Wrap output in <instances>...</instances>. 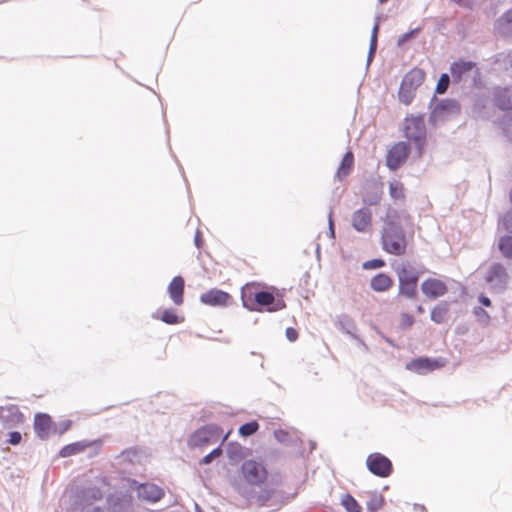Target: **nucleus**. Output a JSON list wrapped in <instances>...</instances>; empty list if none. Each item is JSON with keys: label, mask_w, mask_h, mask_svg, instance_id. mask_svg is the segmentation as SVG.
<instances>
[{"label": "nucleus", "mask_w": 512, "mask_h": 512, "mask_svg": "<svg viewBox=\"0 0 512 512\" xmlns=\"http://www.w3.org/2000/svg\"><path fill=\"white\" fill-rule=\"evenodd\" d=\"M261 284L252 282L247 283L241 291L243 306L250 311L261 312L264 309L267 312H277L286 307L284 300L276 294L277 289L270 287L268 290H262Z\"/></svg>", "instance_id": "nucleus-1"}, {"label": "nucleus", "mask_w": 512, "mask_h": 512, "mask_svg": "<svg viewBox=\"0 0 512 512\" xmlns=\"http://www.w3.org/2000/svg\"><path fill=\"white\" fill-rule=\"evenodd\" d=\"M398 213L389 209L384 217V226L381 232L382 249L388 254L402 256L407 251V239L402 228L398 225Z\"/></svg>", "instance_id": "nucleus-2"}, {"label": "nucleus", "mask_w": 512, "mask_h": 512, "mask_svg": "<svg viewBox=\"0 0 512 512\" xmlns=\"http://www.w3.org/2000/svg\"><path fill=\"white\" fill-rule=\"evenodd\" d=\"M404 136L415 144L419 153L426 143V126L424 116H407L404 120Z\"/></svg>", "instance_id": "nucleus-3"}, {"label": "nucleus", "mask_w": 512, "mask_h": 512, "mask_svg": "<svg viewBox=\"0 0 512 512\" xmlns=\"http://www.w3.org/2000/svg\"><path fill=\"white\" fill-rule=\"evenodd\" d=\"M396 274L399 281V293L407 298H415L419 279L417 272L406 263L397 267Z\"/></svg>", "instance_id": "nucleus-4"}, {"label": "nucleus", "mask_w": 512, "mask_h": 512, "mask_svg": "<svg viewBox=\"0 0 512 512\" xmlns=\"http://www.w3.org/2000/svg\"><path fill=\"white\" fill-rule=\"evenodd\" d=\"M241 472L245 481L250 485H261L266 482L268 477L264 465L255 460L245 461L241 466Z\"/></svg>", "instance_id": "nucleus-5"}, {"label": "nucleus", "mask_w": 512, "mask_h": 512, "mask_svg": "<svg viewBox=\"0 0 512 512\" xmlns=\"http://www.w3.org/2000/svg\"><path fill=\"white\" fill-rule=\"evenodd\" d=\"M222 434L220 426L210 424L196 430L191 437V445L194 447H202L210 443L216 442Z\"/></svg>", "instance_id": "nucleus-6"}, {"label": "nucleus", "mask_w": 512, "mask_h": 512, "mask_svg": "<svg viewBox=\"0 0 512 512\" xmlns=\"http://www.w3.org/2000/svg\"><path fill=\"white\" fill-rule=\"evenodd\" d=\"M368 470L381 478H386L392 473V462L381 453H372L366 459Z\"/></svg>", "instance_id": "nucleus-7"}, {"label": "nucleus", "mask_w": 512, "mask_h": 512, "mask_svg": "<svg viewBox=\"0 0 512 512\" xmlns=\"http://www.w3.org/2000/svg\"><path fill=\"white\" fill-rule=\"evenodd\" d=\"M351 226L359 233H369L373 226V213L368 207H361L351 215Z\"/></svg>", "instance_id": "nucleus-8"}, {"label": "nucleus", "mask_w": 512, "mask_h": 512, "mask_svg": "<svg viewBox=\"0 0 512 512\" xmlns=\"http://www.w3.org/2000/svg\"><path fill=\"white\" fill-rule=\"evenodd\" d=\"M410 147L405 142H398L388 151L386 165L390 170H397L408 158Z\"/></svg>", "instance_id": "nucleus-9"}, {"label": "nucleus", "mask_w": 512, "mask_h": 512, "mask_svg": "<svg viewBox=\"0 0 512 512\" xmlns=\"http://www.w3.org/2000/svg\"><path fill=\"white\" fill-rule=\"evenodd\" d=\"M232 297L229 293L220 289H210L200 296V301L208 306L225 307L230 304Z\"/></svg>", "instance_id": "nucleus-10"}, {"label": "nucleus", "mask_w": 512, "mask_h": 512, "mask_svg": "<svg viewBox=\"0 0 512 512\" xmlns=\"http://www.w3.org/2000/svg\"><path fill=\"white\" fill-rule=\"evenodd\" d=\"M423 294L429 299H437L448 291L444 281L437 278H427L421 284Z\"/></svg>", "instance_id": "nucleus-11"}, {"label": "nucleus", "mask_w": 512, "mask_h": 512, "mask_svg": "<svg viewBox=\"0 0 512 512\" xmlns=\"http://www.w3.org/2000/svg\"><path fill=\"white\" fill-rule=\"evenodd\" d=\"M442 366L443 363L438 360L430 359L427 357H421L409 362L406 368L418 374H426L428 372L439 369Z\"/></svg>", "instance_id": "nucleus-12"}, {"label": "nucleus", "mask_w": 512, "mask_h": 512, "mask_svg": "<svg viewBox=\"0 0 512 512\" xmlns=\"http://www.w3.org/2000/svg\"><path fill=\"white\" fill-rule=\"evenodd\" d=\"M383 195V184L377 181H371L365 184L363 192V202L370 206L378 205Z\"/></svg>", "instance_id": "nucleus-13"}, {"label": "nucleus", "mask_w": 512, "mask_h": 512, "mask_svg": "<svg viewBox=\"0 0 512 512\" xmlns=\"http://www.w3.org/2000/svg\"><path fill=\"white\" fill-rule=\"evenodd\" d=\"M138 496L148 502H158L164 497V490L152 483L141 484L138 489Z\"/></svg>", "instance_id": "nucleus-14"}, {"label": "nucleus", "mask_w": 512, "mask_h": 512, "mask_svg": "<svg viewBox=\"0 0 512 512\" xmlns=\"http://www.w3.org/2000/svg\"><path fill=\"white\" fill-rule=\"evenodd\" d=\"M184 288L185 282L181 276H175L168 285V294L173 303L177 306L184 303Z\"/></svg>", "instance_id": "nucleus-15"}, {"label": "nucleus", "mask_w": 512, "mask_h": 512, "mask_svg": "<svg viewBox=\"0 0 512 512\" xmlns=\"http://www.w3.org/2000/svg\"><path fill=\"white\" fill-rule=\"evenodd\" d=\"M475 67V62L460 59L451 64L450 72L454 81H460L463 75L469 73Z\"/></svg>", "instance_id": "nucleus-16"}, {"label": "nucleus", "mask_w": 512, "mask_h": 512, "mask_svg": "<svg viewBox=\"0 0 512 512\" xmlns=\"http://www.w3.org/2000/svg\"><path fill=\"white\" fill-rule=\"evenodd\" d=\"M34 429L40 438H47L52 429L51 417L47 414H37L34 420Z\"/></svg>", "instance_id": "nucleus-17"}, {"label": "nucleus", "mask_w": 512, "mask_h": 512, "mask_svg": "<svg viewBox=\"0 0 512 512\" xmlns=\"http://www.w3.org/2000/svg\"><path fill=\"white\" fill-rule=\"evenodd\" d=\"M425 72L420 68H413L403 78L402 83L409 88L416 89L424 82Z\"/></svg>", "instance_id": "nucleus-18"}, {"label": "nucleus", "mask_w": 512, "mask_h": 512, "mask_svg": "<svg viewBox=\"0 0 512 512\" xmlns=\"http://www.w3.org/2000/svg\"><path fill=\"white\" fill-rule=\"evenodd\" d=\"M393 279L386 273H378L370 281V287L376 292H385L392 288Z\"/></svg>", "instance_id": "nucleus-19"}, {"label": "nucleus", "mask_w": 512, "mask_h": 512, "mask_svg": "<svg viewBox=\"0 0 512 512\" xmlns=\"http://www.w3.org/2000/svg\"><path fill=\"white\" fill-rule=\"evenodd\" d=\"M353 166H354V155L351 151H348L343 156L340 166L338 167V170L336 173V176L338 177V179L342 180L343 178L347 177L349 175V173L351 172Z\"/></svg>", "instance_id": "nucleus-20"}, {"label": "nucleus", "mask_w": 512, "mask_h": 512, "mask_svg": "<svg viewBox=\"0 0 512 512\" xmlns=\"http://www.w3.org/2000/svg\"><path fill=\"white\" fill-rule=\"evenodd\" d=\"M496 29L502 35L512 34V8L507 10L500 18L497 19Z\"/></svg>", "instance_id": "nucleus-21"}, {"label": "nucleus", "mask_w": 512, "mask_h": 512, "mask_svg": "<svg viewBox=\"0 0 512 512\" xmlns=\"http://www.w3.org/2000/svg\"><path fill=\"white\" fill-rule=\"evenodd\" d=\"M495 105L503 111H509L512 109V94L509 90L503 89L496 94Z\"/></svg>", "instance_id": "nucleus-22"}, {"label": "nucleus", "mask_w": 512, "mask_h": 512, "mask_svg": "<svg viewBox=\"0 0 512 512\" xmlns=\"http://www.w3.org/2000/svg\"><path fill=\"white\" fill-rule=\"evenodd\" d=\"M507 277L505 268L501 264H493L486 276V280L489 283L494 281H503Z\"/></svg>", "instance_id": "nucleus-23"}, {"label": "nucleus", "mask_w": 512, "mask_h": 512, "mask_svg": "<svg viewBox=\"0 0 512 512\" xmlns=\"http://www.w3.org/2000/svg\"><path fill=\"white\" fill-rule=\"evenodd\" d=\"M389 195L394 201L405 199V187L401 181L394 180L389 183Z\"/></svg>", "instance_id": "nucleus-24"}, {"label": "nucleus", "mask_w": 512, "mask_h": 512, "mask_svg": "<svg viewBox=\"0 0 512 512\" xmlns=\"http://www.w3.org/2000/svg\"><path fill=\"white\" fill-rule=\"evenodd\" d=\"M449 312V307L446 302L439 303L431 310V320L437 324L444 322Z\"/></svg>", "instance_id": "nucleus-25"}, {"label": "nucleus", "mask_w": 512, "mask_h": 512, "mask_svg": "<svg viewBox=\"0 0 512 512\" xmlns=\"http://www.w3.org/2000/svg\"><path fill=\"white\" fill-rule=\"evenodd\" d=\"M160 319L169 325L180 324L184 321V317L178 315L177 311L174 309H166L163 311Z\"/></svg>", "instance_id": "nucleus-26"}, {"label": "nucleus", "mask_w": 512, "mask_h": 512, "mask_svg": "<svg viewBox=\"0 0 512 512\" xmlns=\"http://www.w3.org/2000/svg\"><path fill=\"white\" fill-rule=\"evenodd\" d=\"M499 250L506 258H512V236H502L498 243Z\"/></svg>", "instance_id": "nucleus-27"}, {"label": "nucleus", "mask_w": 512, "mask_h": 512, "mask_svg": "<svg viewBox=\"0 0 512 512\" xmlns=\"http://www.w3.org/2000/svg\"><path fill=\"white\" fill-rule=\"evenodd\" d=\"M398 96H399V100L402 103H404L405 105H409L415 96V90L412 88H409L408 86H405L401 82Z\"/></svg>", "instance_id": "nucleus-28"}, {"label": "nucleus", "mask_w": 512, "mask_h": 512, "mask_svg": "<svg viewBox=\"0 0 512 512\" xmlns=\"http://www.w3.org/2000/svg\"><path fill=\"white\" fill-rule=\"evenodd\" d=\"M341 503L347 512H362L361 506L350 494L344 495L342 497Z\"/></svg>", "instance_id": "nucleus-29"}, {"label": "nucleus", "mask_w": 512, "mask_h": 512, "mask_svg": "<svg viewBox=\"0 0 512 512\" xmlns=\"http://www.w3.org/2000/svg\"><path fill=\"white\" fill-rule=\"evenodd\" d=\"M12 416L13 419H15L17 422L21 420V414L18 412L16 407H0V419L3 421L4 424L7 423L6 419Z\"/></svg>", "instance_id": "nucleus-30"}, {"label": "nucleus", "mask_w": 512, "mask_h": 512, "mask_svg": "<svg viewBox=\"0 0 512 512\" xmlns=\"http://www.w3.org/2000/svg\"><path fill=\"white\" fill-rule=\"evenodd\" d=\"M84 448L85 446L80 443L68 444L60 450V456L69 457L77 453H80L81 451L84 450Z\"/></svg>", "instance_id": "nucleus-31"}, {"label": "nucleus", "mask_w": 512, "mask_h": 512, "mask_svg": "<svg viewBox=\"0 0 512 512\" xmlns=\"http://www.w3.org/2000/svg\"><path fill=\"white\" fill-rule=\"evenodd\" d=\"M259 429V424L257 421H251L246 424H243L239 428V434L243 437H247L255 434Z\"/></svg>", "instance_id": "nucleus-32"}, {"label": "nucleus", "mask_w": 512, "mask_h": 512, "mask_svg": "<svg viewBox=\"0 0 512 512\" xmlns=\"http://www.w3.org/2000/svg\"><path fill=\"white\" fill-rule=\"evenodd\" d=\"M384 503L382 495L374 494L370 498L369 501H367L366 506L369 511H377L382 508Z\"/></svg>", "instance_id": "nucleus-33"}, {"label": "nucleus", "mask_w": 512, "mask_h": 512, "mask_svg": "<svg viewBox=\"0 0 512 512\" xmlns=\"http://www.w3.org/2000/svg\"><path fill=\"white\" fill-rule=\"evenodd\" d=\"M449 82H450V79H449L448 74H442L437 82V85H436V93H438V94L445 93L448 89Z\"/></svg>", "instance_id": "nucleus-34"}, {"label": "nucleus", "mask_w": 512, "mask_h": 512, "mask_svg": "<svg viewBox=\"0 0 512 512\" xmlns=\"http://www.w3.org/2000/svg\"><path fill=\"white\" fill-rule=\"evenodd\" d=\"M92 498L93 500H99L102 498V493L99 489H90L83 493L80 505H83L85 501Z\"/></svg>", "instance_id": "nucleus-35"}, {"label": "nucleus", "mask_w": 512, "mask_h": 512, "mask_svg": "<svg viewBox=\"0 0 512 512\" xmlns=\"http://www.w3.org/2000/svg\"><path fill=\"white\" fill-rule=\"evenodd\" d=\"M415 322L414 316L409 313L400 315V326L404 329L410 328Z\"/></svg>", "instance_id": "nucleus-36"}, {"label": "nucleus", "mask_w": 512, "mask_h": 512, "mask_svg": "<svg viewBox=\"0 0 512 512\" xmlns=\"http://www.w3.org/2000/svg\"><path fill=\"white\" fill-rule=\"evenodd\" d=\"M378 31H379V23L376 22L371 34V41H370V55L373 54L377 47V38H378Z\"/></svg>", "instance_id": "nucleus-37"}, {"label": "nucleus", "mask_w": 512, "mask_h": 512, "mask_svg": "<svg viewBox=\"0 0 512 512\" xmlns=\"http://www.w3.org/2000/svg\"><path fill=\"white\" fill-rule=\"evenodd\" d=\"M222 455V448L217 447L212 450L209 454H207L202 460V464H209L214 458H218Z\"/></svg>", "instance_id": "nucleus-38"}, {"label": "nucleus", "mask_w": 512, "mask_h": 512, "mask_svg": "<svg viewBox=\"0 0 512 512\" xmlns=\"http://www.w3.org/2000/svg\"><path fill=\"white\" fill-rule=\"evenodd\" d=\"M385 266V261L382 259H372L363 264L364 269H378Z\"/></svg>", "instance_id": "nucleus-39"}, {"label": "nucleus", "mask_w": 512, "mask_h": 512, "mask_svg": "<svg viewBox=\"0 0 512 512\" xmlns=\"http://www.w3.org/2000/svg\"><path fill=\"white\" fill-rule=\"evenodd\" d=\"M22 436L19 432L14 431L9 434L8 443L11 445H17L21 442Z\"/></svg>", "instance_id": "nucleus-40"}, {"label": "nucleus", "mask_w": 512, "mask_h": 512, "mask_svg": "<svg viewBox=\"0 0 512 512\" xmlns=\"http://www.w3.org/2000/svg\"><path fill=\"white\" fill-rule=\"evenodd\" d=\"M286 337L289 341L294 342L298 338V332L295 328L289 327L286 329Z\"/></svg>", "instance_id": "nucleus-41"}, {"label": "nucleus", "mask_w": 512, "mask_h": 512, "mask_svg": "<svg viewBox=\"0 0 512 512\" xmlns=\"http://www.w3.org/2000/svg\"><path fill=\"white\" fill-rule=\"evenodd\" d=\"M453 2L457 3L460 6L471 8L474 0H452Z\"/></svg>", "instance_id": "nucleus-42"}, {"label": "nucleus", "mask_w": 512, "mask_h": 512, "mask_svg": "<svg viewBox=\"0 0 512 512\" xmlns=\"http://www.w3.org/2000/svg\"><path fill=\"white\" fill-rule=\"evenodd\" d=\"M479 301L484 305L489 307L491 305V300L486 296H480Z\"/></svg>", "instance_id": "nucleus-43"}, {"label": "nucleus", "mask_w": 512, "mask_h": 512, "mask_svg": "<svg viewBox=\"0 0 512 512\" xmlns=\"http://www.w3.org/2000/svg\"><path fill=\"white\" fill-rule=\"evenodd\" d=\"M81 512H103L100 508L93 507V508H85L82 507Z\"/></svg>", "instance_id": "nucleus-44"}, {"label": "nucleus", "mask_w": 512, "mask_h": 512, "mask_svg": "<svg viewBox=\"0 0 512 512\" xmlns=\"http://www.w3.org/2000/svg\"><path fill=\"white\" fill-rule=\"evenodd\" d=\"M231 432H232V430H229V431L224 435V437H223V439H222V443H223V442H225V441L228 439V437L230 436Z\"/></svg>", "instance_id": "nucleus-45"}, {"label": "nucleus", "mask_w": 512, "mask_h": 512, "mask_svg": "<svg viewBox=\"0 0 512 512\" xmlns=\"http://www.w3.org/2000/svg\"><path fill=\"white\" fill-rule=\"evenodd\" d=\"M417 311H418L419 313H423V312H424V309H423V307H422V306H418V307H417Z\"/></svg>", "instance_id": "nucleus-46"}, {"label": "nucleus", "mask_w": 512, "mask_h": 512, "mask_svg": "<svg viewBox=\"0 0 512 512\" xmlns=\"http://www.w3.org/2000/svg\"><path fill=\"white\" fill-rule=\"evenodd\" d=\"M329 223H330V227H332V226H333V222H332V219H331V218H330V220H329ZM331 231H332V233H334L333 228H331Z\"/></svg>", "instance_id": "nucleus-47"}, {"label": "nucleus", "mask_w": 512, "mask_h": 512, "mask_svg": "<svg viewBox=\"0 0 512 512\" xmlns=\"http://www.w3.org/2000/svg\"><path fill=\"white\" fill-rule=\"evenodd\" d=\"M380 4L386 3L388 0H378Z\"/></svg>", "instance_id": "nucleus-48"}]
</instances>
